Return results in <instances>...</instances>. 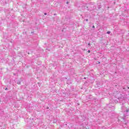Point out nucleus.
Segmentation results:
<instances>
[{
    "mask_svg": "<svg viewBox=\"0 0 129 129\" xmlns=\"http://www.w3.org/2000/svg\"><path fill=\"white\" fill-rule=\"evenodd\" d=\"M89 46H90V43H88Z\"/></svg>",
    "mask_w": 129,
    "mask_h": 129,
    "instance_id": "423d86ee",
    "label": "nucleus"
},
{
    "mask_svg": "<svg viewBox=\"0 0 129 129\" xmlns=\"http://www.w3.org/2000/svg\"><path fill=\"white\" fill-rule=\"evenodd\" d=\"M45 16H46L47 13H44Z\"/></svg>",
    "mask_w": 129,
    "mask_h": 129,
    "instance_id": "39448f33",
    "label": "nucleus"
},
{
    "mask_svg": "<svg viewBox=\"0 0 129 129\" xmlns=\"http://www.w3.org/2000/svg\"><path fill=\"white\" fill-rule=\"evenodd\" d=\"M93 28H94V26H93Z\"/></svg>",
    "mask_w": 129,
    "mask_h": 129,
    "instance_id": "6e6552de",
    "label": "nucleus"
},
{
    "mask_svg": "<svg viewBox=\"0 0 129 129\" xmlns=\"http://www.w3.org/2000/svg\"><path fill=\"white\" fill-rule=\"evenodd\" d=\"M88 53H90V50H88Z\"/></svg>",
    "mask_w": 129,
    "mask_h": 129,
    "instance_id": "7ed1b4c3",
    "label": "nucleus"
},
{
    "mask_svg": "<svg viewBox=\"0 0 129 129\" xmlns=\"http://www.w3.org/2000/svg\"><path fill=\"white\" fill-rule=\"evenodd\" d=\"M122 111L124 112H128V109H126L125 106H123L122 107Z\"/></svg>",
    "mask_w": 129,
    "mask_h": 129,
    "instance_id": "f257e3e1",
    "label": "nucleus"
},
{
    "mask_svg": "<svg viewBox=\"0 0 129 129\" xmlns=\"http://www.w3.org/2000/svg\"><path fill=\"white\" fill-rule=\"evenodd\" d=\"M107 33H108V34H110V31H108V32H107Z\"/></svg>",
    "mask_w": 129,
    "mask_h": 129,
    "instance_id": "f03ea898",
    "label": "nucleus"
},
{
    "mask_svg": "<svg viewBox=\"0 0 129 129\" xmlns=\"http://www.w3.org/2000/svg\"><path fill=\"white\" fill-rule=\"evenodd\" d=\"M67 5H68V2H67Z\"/></svg>",
    "mask_w": 129,
    "mask_h": 129,
    "instance_id": "0eeeda50",
    "label": "nucleus"
},
{
    "mask_svg": "<svg viewBox=\"0 0 129 129\" xmlns=\"http://www.w3.org/2000/svg\"><path fill=\"white\" fill-rule=\"evenodd\" d=\"M86 22H88V19L86 20Z\"/></svg>",
    "mask_w": 129,
    "mask_h": 129,
    "instance_id": "20e7f679",
    "label": "nucleus"
}]
</instances>
